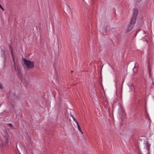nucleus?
Here are the masks:
<instances>
[{"instance_id": "8", "label": "nucleus", "mask_w": 154, "mask_h": 154, "mask_svg": "<svg viewBox=\"0 0 154 154\" xmlns=\"http://www.w3.org/2000/svg\"><path fill=\"white\" fill-rule=\"evenodd\" d=\"M149 143L148 141L147 142V143H146V146H147V149L148 150H149V148H150V145L149 144V143Z\"/></svg>"}, {"instance_id": "20", "label": "nucleus", "mask_w": 154, "mask_h": 154, "mask_svg": "<svg viewBox=\"0 0 154 154\" xmlns=\"http://www.w3.org/2000/svg\"><path fill=\"white\" fill-rule=\"evenodd\" d=\"M73 72V71H71V72Z\"/></svg>"}, {"instance_id": "2", "label": "nucleus", "mask_w": 154, "mask_h": 154, "mask_svg": "<svg viewBox=\"0 0 154 154\" xmlns=\"http://www.w3.org/2000/svg\"><path fill=\"white\" fill-rule=\"evenodd\" d=\"M136 17L132 16L130 24L128 28V30L129 31L131 30L134 26L136 23Z\"/></svg>"}, {"instance_id": "10", "label": "nucleus", "mask_w": 154, "mask_h": 154, "mask_svg": "<svg viewBox=\"0 0 154 154\" xmlns=\"http://www.w3.org/2000/svg\"><path fill=\"white\" fill-rule=\"evenodd\" d=\"M68 7L69 8V10L70 11L69 12V13H70V14H72V11L71 10V8L69 6H68Z\"/></svg>"}, {"instance_id": "16", "label": "nucleus", "mask_w": 154, "mask_h": 154, "mask_svg": "<svg viewBox=\"0 0 154 154\" xmlns=\"http://www.w3.org/2000/svg\"><path fill=\"white\" fill-rule=\"evenodd\" d=\"M9 47H10V49H11V50H12V48L11 46H10H10H9Z\"/></svg>"}, {"instance_id": "15", "label": "nucleus", "mask_w": 154, "mask_h": 154, "mask_svg": "<svg viewBox=\"0 0 154 154\" xmlns=\"http://www.w3.org/2000/svg\"><path fill=\"white\" fill-rule=\"evenodd\" d=\"M0 8H1V9L3 8V7L0 4Z\"/></svg>"}, {"instance_id": "13", "label": "nucleus", "mask_w": 154, "mask_h": 154, "mask_svg": "<svg viewBox=\"0 0 154 154\" xmlns=\"http://www.w3.org/2000/svg\"><path fill=\"white\" fill-rule=\"evenodd\" d=\"M107 26H106V27H105V28L104 29H105V31L106 32H107Z\"/></svg>"}, {"instance_id": "14", "label": "nucleus", "mask_w": 154, "mask_h": 154, "mask_svg": "<svg viewBox=\"0 0 154 154\" xmlns=\"http://www.w3.org/2000/svg\"><path fill=\"white\" fill-rule=\"evenodd\" d=\"M0 8H1V9L3 8V7L0 4Z\"/></svg>"}, {"instance_id": "4", "label": "nucleus", "mask_w": 154, "mask_h": 154, "mask_svg": "<svg viewBox=\"0 0 154 154\" xmlns=\"http://www.w3.org/2000/svg\"><path fill=\"white\" fill-rule=\"evenodd\" d=\"M138 13V10L137 8H134L133 9L132 16L137 17Z\"/></svg>"}, {"instance_id": "5", "label": "nucleus", "mask_w": 154, "mask_h": 154, "mask_svg": "<svg viewBox=\"0 0 154 154\" xmlns=\"http://www.w3.org/2000/svg\"><path fill=\"white\" fill-rule=\"evenodd\" d=\"M14 66L15 71L17 72H20V68L16 63L14 64Z\"/></svg>"}, {"instance_id": "17", "label": "nucleus", "mask_w": 154, "mask_h": 154, "mask_svg": "<svg viewBox=\"0 0 154 154\" xmlns=\"http://www.w3.org/2000/svg\"><path fill=\"white\" fill-rule=\"evenodd\" d=\"M70 116L72 117V116H73L72 115L71 113H70Z\"/></svg>"}, {"instance_id": "6", "label": "nucleus", "mask_w": 154, "mask_h": 154, "mask_svg": "<svg viewBox=\"0 0 154 154\" xmlns=\"http://www.w3.org/2000/svg\"><path fill=\"white\" fill-rule=\"evenodd\" d=\"M11 55H12V58H13V61L14 62V64H15V63H16V62H15V57L14 56V54H13V51H12V50H11Z\"/></svg>"}, {"instance_id": "11", "label": "nucleus", "mask_w": 154, "mask_h": 154, "mask_svg": "<svg viewBox=\"0 0 154 154\" xmlns=\"http://www.w3.org/2000/svg\"><path fill=\"white\" fill-rule=\"evenodd\" d=\"M0 88L2 89H3V87L2 85L0 83Z\"/></svg>"}, {"instance_id": "1", "label": "nucleus", "mask_w": 154, "mask_h": 154, "mask_svg": "<svg viewBox=\"0 0 154 154\" xmlns=\"http://www.w3.org/2000/svg\"><path fill=\"white\" fill-rule=\"evenodd\" d=\"M23 66L25 68L31 69L34 67V63L33 61L23 59Z\"/></svg>"}, {"instance_id": "7", "label": "nucleus", "mask_w": 154, "mask_h": 154, "mask_svg": "<svg viewBox=\"0 0 154 154\" xmlns=\"http://www.w3.org/2000/svg\"><path fill=\"white\" fill-rule=\"evenodd\" d=\"M77 123V126H78V129L79 130V131L81 133H82V134H83V132L82 131L81 128V127H80V126H79V123L78 122L77 123Z\"/></svg>"}, {"instance_id": "3", "label": "nucleus", "mask_w": 154, "mask_h": 154, "mask_svg": "<svg viewBox=\"0 0 154 154\" xmlns=\"http://www.w3.org/2000/svg\"><path fill=\"white\" fill-rule=\"evenodd\" d=\"M3 137L4 140L5 141L6 144L8 145L9 141L8 134L6 132L5 135L3 136Z\"/></svg>"}, {"instance_id": "19", "label": "nucleus", "mask_w": 154, "mask_h": 154, "mask_svg": "<svg viewBox=\"0 0 154 154\" xmlns=\"http://www.w3.org/2000/svg\"><path fill=\"white\" fill-rule=\"evenodd\" d=\"M144 33H146V32H145V31H144Z\"/></svg>"}, {"instance_id": "9", "label": "nucleus", "mask_w": 154, "mask_h": 154, "mask_svg": "<svg viewBox=\"0 0 154 154\" xmlns=\"http://www.w3.org/2000/svg\"><path fill=\"white\" fill-rule=\"evenodd\" d=\"M72 118L74 121L76 123H77L78 122L77 121L75 118L74 117V116H72Z\"/></svg>"}, {"instance_id": "18", "label": "nucleus", "mask_w": 154, "mask_h": 154, "mask_svg": "<svg viewBox=\"0 0 154 154\" xmlns=\"http://www.w3.org/2000/svg\"><path fill=\"white\" fill-rule=\"evenodd\" d=\"M2 9L3 11H4V8H2Z\"/></svg>"}, {"instance_id": "12", "label": "nucleus", "mask_w": 154, "mask_h": 154, "mask_svg": "<svg viewBox=\"0 0 154 154\" xmlns=\"http://www.w3.org/2000/svg\"><path fill=\"white\" fill-rule=\"evenodd\" d=\"M8 125H9L10 126H11L12 127H13L12 124L11 123H9V124H8Z\"/></svg>"}]
</instances>
